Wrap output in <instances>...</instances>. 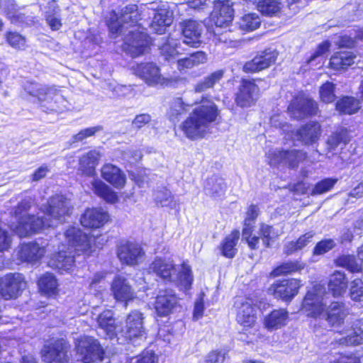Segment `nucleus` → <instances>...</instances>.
<instances>
[{"instance_id": "1", "label": "nucleus", "mask_w": 363, "mask_h": 363, "mask_svg": "<svg viewBox=\"0 0 363 363\" xmlns=\"http://www.w3.org/2000/svg\"><path fill=\"white\" fill-rule=\"evenodd\" d=\"M71 201L61 194L52 196L45 207L43 216H26L21 219L17 232L19 237H26L45 228L52 227L65 220L72 211Z\"/></svg>"}, {"instance_id": "2", "label": "nucleus", "mask_w": 363, "mask_h": 363, "mask_svg": "<svg viewBox=\"0 0 363 363\" xmlns=\"http://www.w3.org/2000/svg\"><path fill=\"white\" fill-rule=\"evenodd\" d=\"M327 297L324 289L315 287L308 291L302 303V310L311 317H323L332 325H340L347 315L343 303L332 302L325 309Z\"/></svg>"}, {"instance_id": "3", "label": "nucleus", "mask_w": 363, "mask_h": 363, "mask_svg": "<svg viewBox=\"0 0 363 363\" xmlns=\"http://www.w3.org/2000/svg\"><path fill=\"white\" fill-rule=\"evenodd\" d=\"M217 106L211 101H201V105L194 108L189 116L182 123L181 129L186 138L198 140L209 133L211 125L218 117Z\"/></svg>"}, {"instance_id": "4", "label": "nucleus", "mask_w": 363, "mask_h": 363, "mask_svg": "<svg viewBox=\"0 0 363 363\" xmlns=\"http://www.w3.org/2000/svg\"><path fill=\"white\" fill-rule=\"evenodd\" d=\"M148 271L165 281L174 283L182 290L189 289L193 281L188 265H175L169 259L156 258L150 264Z\"/></svg>"}, {"instance_id": "5", "label": "nucleus", "mask_w": 363, "mask_h": 363, "mask_svg": "<svg viewBox=\"0 0 363 363\" xmlns=\"http://www.w3.org/2000/svg\"><path fill=\"white\" fill-rule=\"evenodd\" d=\"M271 124L276 128H279L286 136L296 137L297 140L301 141L305 145L315 143L320 134V125L317 122H310L301 127L295 133L291 130V126L286 123H282L279 116H274L271 118Z\"/></svg>"}, {"instance_id": "6", "label": "nucleus", "mask_w": 363, "mask_h": 363, "mask_svg": "<svg viewBox=\"0 0 363 363\" xmlns=\"http://www.w3.org/2000/svg\"><path fill=\"white\" fill-rule=\"evenodd\" d=\"M25 91L30 96L36 97L40 102L49 104L50 111H60L65 102L63 96L54 87H48L35 82H27L24 85Z\"/></svg>"}, {"instance_id": "7", "label": "nucleus", "mask_w": 363, "mask_h": 363, "mask_svg": "<svg viewBox=\"0 0 363 363\" xmlns=\"http://www.w3.org/2000/svg\"><path fill=\"white\" fill-rule=\"evenodd\" d=\"M124 35L123 50L133 57H138L147 50L150 40L146 33L140 30L139 26H133Z\"/></svg>"}, {"instance_id": "8", "label": "nucleus", "mask_w": 363, "mask_h": 363, "mask_svg": "<svg viewBox=\"0 0 363 363\" xmlns=\"http://www.w3.org/2000/svg\"><path fill=\"white\" fill-rule=\"evenodd\" d=\"M138 11L137 6L132 4L125 6L121 13V16L118 18L116 14H113L108 23L110 32L112 35L125 34L132 29L133 26H138L137 22L138 20Z\"/></svg>"}, {"instance_id": "9", "label": "nucleus", "mask_w": 363, "mask_h": 363, "mask_svg": "<svg viewBox=\"0 0 363 363\" xmlns=\"http://www.w3.org/2000/svg\"><path fill=\"white\" fill-rule=\"evenodd\" d=\"M134 73L143 79L149 86H171L172 78L164 77L160 73V67L153 62L138 64L133 67Z\"/></svg>"}, {"instance_id": "10", "label": "nucleus", "mask_w": 363, "mask_h": 363, "mask_svg": "<svg viewBox=\"0 0 363 363\" xmlns=\"http://www.w3.org/2000/svg\"><path fill=\"white\" fill-rule=\"evenodd\" d=\"M78 359L84 363H92L102 360L103 350L99 342L91 337H81L76 345Z\"/></svg>"}, {"instance_id": "11", "label": "nucleus", "mask_w": 363, "mask_h": 363, "mask_svg": "<svg viewBox=\"0 0 363 363\" xmlns=\"http://www.w3.org/2000/svg\"><path fill=\"white\" fill-rule=\"evenodd\" d=\"M69 345L61 339L45 345L41 350L43 360L48 363H69Z\"/></svg>"}, {"instance_id": "12", "label": "nucleus", "mask_w": 363, "mask_h": 363, "mask_svg": "<svg viewBox=\"0 0 363 363\" xmlns=\"http://www.w3.org/2000/svg\"><path fill=\"white\" fill-rule=\"evenodd\" d=\"M26 286L21 274H8L0 279V294L6 300L16 298Z\"/></svg>"}, {"instance_id": "13", "label": "nucleus", "mask_w": 363, "mask_h": 363, "mask_svg": "<svg viewBox=\"0 0 363 363\" xmlns=\"http://www.w3.org/2000/svg\"><path fill=\"white\" fill-rule=\"evenodd\" d=\"M317 103L308 97L299 95L294 99L288 107V112L293 118L300 120L317 114Z\"/></svg>"}, {"instance_id": "14", "label": "nucleus", "mask_w": 363, "mask_h": 363, "mask_svg": "<svg viewBox=\"0 0 363 363\" xmlns=\"http://www.w3.org/2000/svg\"><path fill=\"white\" fill-rule=\"evenodd\" d=\"M306 153L295 149L288 150H275L267 155L269 164L271 166L283 164L291 168L298 166V163L306 158Z\"/></svg>"}, {"instance_id": "15", "label": "nucleus", "mask_w": 363, "mask_h": 363, "mask_svg": "<svg viewBox=\"0 0 363 363\" xmlns=\"http://www.w3.org/2000/svg\"><path fill=\"white\" fill-rule=\"evenodd\" d=\"M300 281L295 279L277 280L268 289L275 298L290 301L298 294L301 286Z\"/></svg>"}, {"instance_id": "16", "label": "nucleus", "mask_w": 363, "mask_h": 363, "mask_svg": "<svg viewBox=\"0 0 363 363\" xmlns=\"http://www.w3.org/2000/svg\"><path fill=\"white\" fill-rule=\"evenodd\" d=\"M236 320L244 328H252L257 319V308L252 300L241 298L235 302Z\"/></svg>"}, {"instance_id": "17", "label": "nucleus", "mask_w": 363, "mask_h": 363, "mask_svg": "<svg viewBox=\"0 0 363 363\" xmlns=\"http://www.w3.org/2000/svg\"><path fill=\"white\" fill-rule=\"evenodd\" d=\"M259 91L254 80L242 79L235 95V102L242 108L250 107L258 99Z\"/></svg>"}, {"instance_id": "18", "label": "nucleus", "mask_w": 363, "mask_h": 363, "mask_svg": "<svg viewBox=\"0 0 363 363\" xmlns=\"http://www.w3.org/2000/svg\"><path fill=\"white\" fill-rule=\"evenodd\" d=\"M121 333L125 338H145V329L143 326V316L138 311H131L125 320V325Z\"/></svg>"}, {"instance_id": "19", "label": "nucleus", "mask_w": 363, "mask_h": 363, "mask_svg": "<svg viewBox=\"0 0 363 363\" xmlns=\"http://www.w3.org/2000/svg\"><path fill=\"white\" fill-rule=\"evenodd\" d=\"M183 43L190 47L198 48L201 44L203 26L201 22L188 19L181 22Z\"/></svg>"}, {"instance_id": "20", "label": "nucleus", "mask_w": 363, "mask_h": 363, "mask_svg": "<svg viewBox=\"0 0 363 363\" xmlns=\"http://www.w3.org/2000/svg\"><path fill=\"white\" fill-rule=\"evenodd\" d=\"M69 246L74 247L77 251H86L91 248L95 238L82 232L77 228L71 227L65 233Z\"/></svg>"}, {"instance_id": "21", "label": "nucleus", "mask_w": 363, "mask_h": 363, "mask_svg": "<svg viewBox=\"0 0 363 363\" xmlns=\"http://www.w3.org/2000/svg\"><path fill=\"white\" fill-rule=\"evenodd\" d=\"M234 9L233 2L230 0L214 1V9L212 20L216 26H228L233 19Z\"/></svg>"}, {"instance_id": "22", "label": "nucleus", "mask_w": 363, "mask_h": 363, "mask_svg": "<svg viewBox=\"0 0 363 363\" xmlns=\"http://www.w3.org/2000/svg\"><path fill=\"white\" fill-rule=\"evenodd\" d=\"M278 53L271 49L265 50L255 56L252 60L247 62L243 66L245 72H257L267 69L274 64Z\"/></svg>"}, {"instance_id": "23", "label": "nucleus", "mask_w": 363, "mask_h": 363, "mask_svg": "<svg viewBox=\"0 0 363 363\" xmlns=\"http://www.w3.org/2000/svg\"><path fill=\"white\" fill-rule=\"evenodd\" d=\"M178 304V298L172 289L159 291L155 301V308L160 316H167L173 312Z\"/></svg>"}, {"instance_id": "24", "label": "nucleus", "mask_w": 363, "mask_h": 363, "mask_svg": "<svg viewBox=\"0 0 363 363\" xmlns=\"http://www.w3.org/2000/svg\"><path fill=\"white\" fill-rule=\"evenodd\" d=\"M117 254L121 262L128 265H135L141 261L145 252L140 245L125 242L118 246Z\"/></svg>"}, {"instance_id": "25", "label": "nucleus", "mask_w": 363, "mask_h": 363, "mask_svg": "<svg viewBox=\"0 0 363 363\" xmlns=\"http://www.w3.org/2000/svg\"><path fill=\"white\" fill-rule=\"evenodd\" d=\"M111 290L114 298L118 301L125 302V306L129 301L135 298V292L130 283L124 277L116 276L112 281Z\"/></svg>"}, {"instance_id": "26", "label": "nucleus", "mask_w": 363, "mask_h": 363, "mask_svg": "<svg viewBox=\"0 0 363 363\" xmlns=\"http://www.w3.org/2000/svg\"><path fill=\"white\" fill-rule=\"evenodd\" d=\"M45 251L44 246L30 242L22 244L19 247L17 255L21 261L33 264L44 256Z\"/></svg>"}, {"instance_id": "27", "label": "nucleus", "mask_w": 363, "mask_h": 363, "mask_svg": "<svg viewBox=\"0 0 363 363\" xmlns=\"http://www.w3.org/2000/svg\"><path fill=\"white\" fill-rule=\"evenodd\" d=\"M108 220V214L101 208H88L82 216L81 224L86 228H98Z\"/></svg>"}, {"instance_id": "28", "label": "nucleus", "mask_w": 363, "mask_h": 363, "mask_svg": "<svg viewBox=\"0 0 363 363\" xmlns=\"http://www.w3.org/2000/svg\"><path fill=\"white\" fill-rule=\"evenodd\" d=\"M101 156V153L97 150H91L82 155L79 159L78 170L84 175L93 177Z\"/></svg>"}, {"instance_id": "29", "label": "nucleus", "mask_w": 363, "mask_h": 363, "mask_svg": "<svg viewBox=\"0 0 363 363\" xmlns=\"http://www.w3.org/2000/svg\"><path fill=\"white\" fill-rule=\"evenodd\" d=\"M289 320V312L286 309L279 308L272 311L263 320V325L268 330H277L286 325Z\"/></svg>"}, {"instance_id": "30", "label": "nucleus", "mask_w": 363, "mask_h": 363, "mask_svg": "<svg viewBox=\"0 0 363 363\" xmlns=\"http://www.w3.org/2000/svg\"><path fill=\"white\" fill-rule=\"evenodd\" d=\"M101 176L108 183L116 188H122L125 183V176L122 171L115 165L106 164L101 168Z\"/></svg>"}, {"instance_id": "31", "label": "nucleus", "mask_w": 363, "mask_h": 363, "mask_svg": "<svg viewBox=\"0 0 363 363\" xmlns=\"http://www.w3.org/2000/svg\"><path fill=\"white\" fill-rule=\"evenodd\" d=\"M99 328L102 329L109 339L116 336L117 325L113 317V312L111 310H106L99 314L96 318Z\"/></svg>"}, {"instance_id": "32", "label": "nucleus", "mask_w": 363, "mask_h": 363, "mask_svg": "<svg viewBox=\"0 0 363 363\" xmlns=\"http://www.w3.org/2000/svg\"><path fill=\"white\" fill-rule=\"evenodd\" d=\"M208 61V55L203 51H196L190 53L188 57L177 60V68L180 72H186Z\"/></svg>"}, {"instance_id": "33", "label": "nucleus", "mask_w": 363, "mask_h": 363, "mask_svg": "<svg viewBox=\"0 0 363 363\" xmlns=\"http://www.w3.org/2000/svg\"><path fill=\"white\" fill-rule=\"evenodd\" d=\"M74 263V255H72V252L63 250H60L54 254L49 261V265L51 267L61 272H68L73 267Z\"/></svg>"}, {"instance_id": "34", "label": "nucleus", "mask_w": 363, "mask_h": 363, "mask_svg": "<svg viewBox=\"0 0 363 363\" xmlns=\"http://www.w3.org/2000/svg\"><path fill=\"white\" fill-rule=\"evenodd\" d=\"M357 256L359 262L352 255H342L335 260V264L351 272H360L363 269V245L359 247Z\"/></svg>"}, {"instance_id": "35", "label": "nucleus", "mask_w": 363, "mask_h": 363, "mask_svg": "<svg viewBox=\"0 0 363 363\" xmlns=\"http://www.w3.org/2000/svg\"><path fill=\"white\" fill-rule=\"evenodd\" d=\"M172 23V12L166 9H160L155 13L150 26L155 33L162 34Z\"/></svg>"}, {"instance_id": "36", "label": "nucleus", "mask_w": 363, "mask_h": 363, "mask_svg": "<svg viewBox=\"0 0 363 363\" xmlns=\"http://www.w3.org/2000/svg\"><path fill=\"white\" fill-rule=\"evenodd\" d=\"M314 233L308 232L297 240L287 242L284 244L283 247V252L286 255H291L298 251L302 250L308 245L312 242Z\"/></svg>"}, {"instance_id": "37", "label": "nucleus", "mask_w": 363, "mask_h": 363, "mask_svg": "<svg viewBox=\"0 0 363 363\" xmlns=\"http://www.w3.org/2000/svg\"><path fill=\"white\" fill-rule=\"evenodd\" d=\"M356 55L351 52L335 53L330 60V67L335 70L345 69L354 62Z\"/></svg>"}, {"instance_id": "38", "label": "nucleus", "mask_w": 363, "mask_h": 363, "mask_svg": "<svg viewBox=\"0 0 363 363\" xmlns=\"http://www.w3.org/2000/svg\"><path fill=\"white\" fill-rule=\"evenodd\" d=\"M347 279L344 272L336 271L330 275L328 288L334 296H341L347 286Z\"/></svg>"}, {"instance_id": "39", "label": "nucleus", "mask_w": 363, "mask_h": 363, "mask_svg": "<svg viewBox=\"0 0 363 363\" xmlns=\"http://www.w3.org/2000/svg\"><path fill=\"white\" fill-rule=\"evenodd\" d=\"M225 188L223 179L216 175L208 178L204 186L206 194L213 198L223 196Z\"/></svg>"}, {"instance_id": "40", "label": "nucleus", "mask_w": 363, "mask_h": 363, "mask_svg": "<svg viewBox=\"0 0 363 363\" xmlns=\"http://www.w3.org/2000/svg\"><path fill=\"white\" fill-rule=\"evenodd\" d=\"M92 189L99 197L111 203L118 201L116 194L105 183L99 179H95L91 182Z\"/></svg>"}, {"instance_id": "41", "label": "nucleus", "mask_w": 363, "mask_h": 363, "mask_svg": "<svg viewBox=\"0 0 363 363\" xmlns=\"http://www.w3.org/2000/svg\"><path fill=\"white\" fill-rule=\"evenodd\" d=\"M240 238V232L233 230L222 242L220 250L222 255L228 258H233L237 253L235 246Z\"/></svg>"}, {"instance_id": "42", "label": "nucleus", "mask_w": 363, "mask_h": 363, "mask_svg": "<svg viewBox=\"0 0 363 363\" xmlns=\"http://www.w3.org/2000/svg\"><path fill=\"white\" fill-rule=\"evenodd\" d=\"M161 55L167 61L174 59L177 55L182 54L183 49L181 44L173 38H168L162 45L160 46Z\"/></svg>"}, {"instance_id": "43", "label": "nucleus", "mask_w": 363, "mask_h": 363, "mask_svg": "<svg viewBox=\"0 0 363 363\" xmlns=\"http://www.w3.org/2000/svg\"><path fill=\"white\" fill-rule=\"evenodd\" d=\"M345 336L336 340L341 345H357L363 343V330L360 328L347 329L344 332Z\"/></svg>"}, {"instance_id": "44", "label": "nucleus", "mask_w": 363, "mask_h": 363, "mask_svg": "<svg viewBox=\"0 0 363 363\" xmlns=\"http://www.w3.org/2000/svg\"><path fill=\"white\" fill-rule=\"evenodd\" d=\"M223 75L224 71L223 69H218L211 73L194 86L195 92L201 93L213 88L223 77Z\"/></svg>"}, {"instance_id": "45", "label": "nucleus", "mask_w": 363, "mask_h": 363, "mask_svg": "<svg viewBox=\"0 0 363 363\" xmlns=\"http://www.w3.org/2000/svg\"><path fill=\"white\" fill-rule=\"evenodd\" d=\"M330 46L328 41L320 44L315 52L308 58L307 63L313 69L322 67L324 62V55L328 52Z\"/></svg>"}, {"instance_id": "46", "label": "nucleus", "mask_w": 363, "mask_h": 363, "mask_svg": "<svg viewBox=\"0 0 363 363\" xmlns=\"http://www.w3.org/2000/svg\"><path fill=\"white\" fill-rule=\"evenodd\" d=\"M281 0H259L257 4L258 10L266 16L277 15L281 9Z\"/></svg>"}, {"instance_id": "47", "label": "nucleus", "mask_w": 363, "mask_h": 363, "mask_svg": "<svg viewBox=\"0 0 363 363\" xmlns=\"http://www.w3.org/2000/svg\"><path fill=\"white\" fill-rule=\"evenodd\" d=\"M154 200L157 204L161 206H167L171 208H174L177 206V202L171 191L166 188L157 190L154 193Z\"/></svg>"}, {"instance_id": "48", "label": "nucleus", "mask_w": 363, "mask_h": 363, "mask_svg": "<svg viewBox=\"0 0 363 363\" xmlns=\"http://www.w3.org/2000/svg\"><path fill=\"white\" fill-rule=\"evenodd\" d=\"M359 108V102L353 97H343L336 104V109L342 113L352 114Z\"/></svg>"}, {"instance_id": "49", "label": "nucleus", "mask_w": 363, "mask_h": 363, "mask_svg": "<svg viewBox=\"0 0 363 363\" xmlns=\"http://www.w3.org/2000/svg\"><path fill=\"white\" fill-rule=\"evenodd\" d=\"M261 21L258 14L249 13L244 15L240 20L239 26L242 30L250 32L256 30L260 26Z\"/></svg>"}, {"instance_id": "50", "label": "nucleus", "mask_w": 363, "mask_h": 363, "mask_svg": "<svg viewBox=\"0 0 363 363\" xmlns=\"http://www.w3.org/2000/svg\"><path fill=\"white\" fill-rule=\"evenodd\" d=\"M40 291L45 294H54L57 288V281L52 274H43L38 282Z\"/></svg>"}, {"instance_id": "51", "label": "nucleus", "mask_w": 363, "mask_h": 363, "mask_svg": "<svg viewBox=\"0 0 363 363\" xmlns=\"http://www.w3.org/2000/svg\"><path fill=\"white\" fill-rule=\"evenodd\" d=\"M303 267V265L297 261H296V262L289 261V262H284V263L281 264V265H279V267H277V268H275L271 272V275L274 277L281 276V275H286L289 273L299 271Z\"/></svg>"}, {"instance_id": "52", "label": "nucleus", "mask_w": 363, "mask_h": 363, "mask_svg": "<svg viewBox=\"0 0 363 363\" xmlns=\"http://www.w3.org/2000/svg\"><path fill=\"white\" fill-rule=\"evenodd\" d=\"M187 105H185L181 98L174 99L168 111L169 118L172 121H175L178 117L184 114L186 111Z\"/></svg>"}, {"instance_id": "53", "label": "nucleus", "mask_w": 363, "mask_h": 363, "mask_svg": "<svg viewBox=\"0 0 363 363\" xmlns=\"http://www.w3.org/2000/svg\"><path fill=\"white\" fill-rule=\"evenodd\" d=\"M6 40L8 44L13 49L23 50L26 48V38L17 32H7Z\"/></svg>"}, {"instance_id": "54", "label": "nucleus", "mask_w": 363, "mask_h": 363, "mask_svg": "<svg viewBox=\"0 0 363 363\" xmlns=\"http://www.w3.org/2000/svg\"><path fill=\"white\" fill-rule=\"evenodd\" d=\"M32 203H33V201L30 198L25 199L23 201H21V203H18V205L17 206V207L16 208V209L14 211V213H15L16 216L18 217V223L14 229V231L16 232V233L17 235H18V233L17 232V228L19 225L21 219L23 217L30 216V217L37 218V216H35L33 215L26 214L27 211L31 207Z\"/></svg>"}, {"instance_id": "55", "label": "nucleus", "mask_w": 363, "mask_h": 363, "mask_svg": "<svg viewBox=\"0 0 363 363\" xmlns=\"http://www.w3.org/2000/svg\"><path fill=\"white\" fill-rule=\"evenodd\" d=\"M335 85L332 82H327L320 88V97L323 102L331 103L335 99Z\"/></svg>"}, {"instance_id": "56", "label": "nucleus", "mask_w": 363, "mask_h": 363, "mask_svg": "<svg viewBox=\"0 0 363 363\" xmlns=\"http://www.w3.org/2000/svg\"><path fill=\"white\" fill-rule=\"evenodd\" d=\"M258 235L262 238L263 244L266 247H269L270 242L274 241L277 237V235L273 232L272 226L263 223L260 225Z\"/></svg>"}, {"instance_id": "57", "label": "nucleus", "mask_w": 363, "mask_h": 363, "mask_svg": "<svg viewBox=\"0 0 363 363\" xmlns=\"http://www.w3.org/2000/svg\"><path fill=\"white\" fill-rule=\"evenodd\" d=\"M103 127L101 125H96L89 127L80 130L77 134H75L72 138V143H78L85 140L87 138L94 136L96 133L101 131Z\"/></svg>"}, {"instance_id": "58", "label": "nucleus", "mask_w": 363, "mask_h": 363, "mask_svg": "<svg viewBox=\"0 0 363 363\" xmlns=\"http://www.w3.org/2000/svg\"><path fill=\"white\" fill-rule=\"evenodd\" d=\"M349 135L346 129H341L340 131L334 133L328 140V143L335 148L341 143L345 145L349 141Z\"/></svg>"}, {"instance_id": "59", "label": "nucleus", "mask_w": 363, "mask_h": 363, "mask_svg": "<svg viewBox=\"0 0 363 363\" xmlns=\"http://www.w3.org/2000/svg\"><path fill=\"white\" fill-rule=\"evenodd\" d=\"M337 179L327 178L318 182L312 190V194H322L330 191L336 184Z\"/></svg>"}, {"instance_id": "60", "label": "nucleus", "mask_w": 363, "mask_h": 363, "mask_svg": "<svg viewBox=\"0 0 363 363\" xmlns=\"http://www.w3.org/2000/svg\"><path fill=\"white\" fill-rule=\"evenodd\" d=\"M228 352L225 349L212 350L206 354L205 363H223Z\"/></svg>"}, {"instance_id": "61", "label": "nucleus", "mask_w": 363, "mask_h": 363, "mask_svg": "<svg viewBox=\"0 0 363 363\" xmlns=\"http://www.w3.org/2000/svg\"><path fill=\"white\" fill-rule=\"evenodd\" d=\"M252 228L246 225L242 230V238L245 239L252 250H255L258 247V243L260 239L259 235H252Z\"/></svg>"}, {"instance_id": "62", "label": "nucleus", "mask_w": 363, "mask_h": 363, "mask_svg": "<svg viewBox=\"0 0 363 363\" xmlns=\"http://www.w3.org/2000/svg\"><path fill=\"white\" fill-rule=\"evenodd\" d=\"M58 11V8H55L52 12L48 11L45 14V21L52 30H58L62 26Z\"/></svg>"}, {"instance_id": "63", "label": "nucleus", "mask_w": 363, "mask_h": 363, "mask_svg": "<svg viewBox=\"0 0 363 363\" xmlns=\"http://www.w3.org/2000/svg\"><path fill=\"white\" fill-rule=\"evenodd\" d=\"M350 296L354 301L363 300V282L360 279H355L352 282Z\"/></svg>"}, {"instance_id": "64", "label": "nucleus", "mask_w": 363, "mask_h": 363, "mask_svg": "<svg viewBox=\"0 0 363 363\" xmlns=\"http://www.w3.org/2000/svg\"><path fill=\"white\" fill-rule=\"evenodd\" d=\"M11 16L16 21H11L12 23L20 24L21 26H31L35 23V18L33 16H26L25 14L18 11V9L14 11Z\"/></svg>"}]
</instances>
